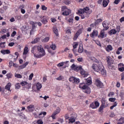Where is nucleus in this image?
<instances>
[{
    "label": "nucleus",
    "instance_id": "e433bc0d",
    "mask_svg": "<svg viewBox=\"0 0 124 124\" xmlns=\"http://www.w3.org/2000/svg\"><path fill=\"white\" fill-rule=\"evenodd\" d=\"M74 82L76 84H78V83H80V79L78 78H76V77H75Z\"/></svg>",
    "mask_w": 124,
    "mask_h": 124
},
{
    "label": "nucleus",
    "instance_id": "a878e982",
    "mask_svg": "<svg viewBox=\"0 0 124 124\" xmlns=\"http://www.w3.org/2000/svg\"><path fill=\"white\" fill-rule=\"evenodd\" d=\"M41 88H42V85L40 83L38 82L36 84V89L37 91H39V90H40Z\"/></svg>",
    "mask_w": 124,
    "mask_h": 124
},
{
    "label": "nucleus",
    "instance_id": "7ed1b4c3",
    "mask_svg": "<svg viewBox=\"0 0 124 124\" xmlns=\"http://www.w3.org/2000/svg\"><path fill=\"white\" fill-rule=\"evenodd\" d=\"M106 61L109 69H111V70H114V69H116L115 66L113 65V64H114V60L112 58H111V57L108 56L106 58Z\"/></svg>",
    "mask_w": 124,
    "mask_h": 124
},
{
    "label": "nucleus",
    "instance_id": "393cba45",
    "mask_svg": "<svg viewBox=\"0 0 124 124\" xmlns=\"http://www.w3.org/2000/svg\"><path fill=\"white\" fill-rule=\"evenodd\" d=\"M100 34L101 38L102 39L104 38V37H106V36H107V35H105V32H103L102 31H100Z\"/></svg>",
    "mask_w": 124,
    "mask_h": 124
},
{
    "label": "nucleus",
    "instance_id": "c9c22d12",
    "mask_svg": "<svg viewBox=\"0 0 124 124\" xmlns=\"http://www.w3.org/2000/svg\"><path fill=\"white\" fill-rule=\"evenodd\" d=\"M72 17H70L68 20L69 23H73V15H71Z\"/></svg>",
    "mask_w": 124,
    "mask_h": 124
},
{
    "label": "nucleus",
    "instance_id": "2f4dec72",
    "mask_svg": "<svg viewBox=\"0 0 124 124\" xmlns=\"http://www.w3.org/2000/svg\"><path fill=\"white\" fill-rule=\"evenodd\" d=\"M29 53V48L25 47L24 49L23 55H27Z\"/></svg>",
    "mask_w": 124,
    "mask_h": 124
},
{
    "label": "nucleus",
    "instance_id": "4c0bfd02",
    "mask_svg": "<svg viewBox=\"0 0 124 124\" xmlns=\"http://www.w3.org/2000/svg\"><path fill=\"white\" fill-rule=\"evenodd\" d=\"M15 77L16 78H18L19 79H21L22 78V75L19 74H16L15 73Z\"/></svg>",
    "mask_w": 124,
    "mask_h": 124
},
{
    "label": "nucleus",
    "instance_id": "6ab92c4d",
    "mask_svg": "<svg viewBox=\"0 0 124 124\" xmlns=\"http://www.w3.org/2000/svg\"><path fill=\"white\" fill-rule=\"evenodd\" d=\"M108 33L110 35L112 34H116L117 33V30L115 29H112L108 31Z\"/></svg>",
    "mask_w": 124,
    "mask_h": 124
},
{
    "label": "nucleus",
    "instance_id": "6e6552de",
    "mask_svg": "<svg viewBox=\"0 0 124 124\" xmlns=\"http://www.w3.org/2000/svg\"><path fill=\"white\" fill-rule=\"evenodd\" d=\"M36 24H37V22H34V21H30V25H31L32 26V30H35L36 29V27H37V25H36Z\"/></svg>",
    "mask_w": 124,
    "mask_h": 124
},
{
    "label": "nucleus",
    "instance_id": "603ef678",
    "mask_svg": "<svg viewBox=\"0 0 124 124\" xmlns=\"http://www.w3.org/2000/svg\"><path fill=\"white\" fill-rule=\"evenodd\" d=\"M116 106H117V102H115L114 103V105L113 106H112L111 107H110V109L113 110V109H114V107H116Z\"/></svg>",
    "mask_w": 124,
    "mask_h": 124
},
{
    "label": "nucleus",
    "instance_id": "aec40b11",
    "mask_svg": "<svg viewBox=\"0 0 124 124\" xmlns=\"http://www.w3.org/2000/svg\"><path fill=\"white\" fill-rule=\"evenodd\" d=\"M28 64H29V62H27L25 63H24L23 64L21 65L20 66H19L20 69H23L25 68V67H26V66H27Z\"/></svg>",
    "mask_w": 124,
    "mask_h": 124
},
{
    "label": "nucleus",
    "instance_id": "338daca9",
    "mask_svg": "<svg viewBox=\"0 0 124 124\" xmlns=\"http://www.w3.org/2000/svg\"><path fill=\"white\" fill-rule=\"evenodd\" d=\"M124 79V72L121 74V80H123Z\"/></svg>",
    "mask_w": 124,
    "mask_h": 124
},
{
    "label": "nucleus",
    "instance_id": "4be33fe9",
    "mask_svg": "<svg viewBox=\"0 0 124 124\" xmlns=\"http://www.w3.org/2000/svg\"><path fill=\"white\" fill-rule=\"evenodd\" d=\"M15 56H13V58H14V62H16V60H18V57H19V53H18V52H16L15 53Z\"/></svg>",
    "mask_w": 124,
    "mask_h": 124
},
{
    "label": "nucleus",
    "instance_id": "8fccbe9b",
    "mask_svg": "<svg viewBox=\"0 0 124 124\" xmlns=\"http://www.w3.org/2000/svg\"><path fill=\"white\" fill-rule=\"evenodd\" d=\"M108 100L110 101V102H114L116 101V98H109Z\"/></svg>",
    "mask_w": 124,
    "mask_h": 124
},
{
    "label": "nucleus",
    "instance_id": "72a5a7b5",
    "mask_svg": "<svg viewBox=\"0 0 124 124\" xmlns=\"http://www.w3.org/2000/svg\"><path fill=\"white\" fill-rule=\"evenodd\" d=\"M105 50L107 52H110V51H112L113 50L112 47H105Z\"/></svg>",
    "mask_w": 124,
    "mask_h": 124
},
{
    "label": "nucleus",
    "instance_id": "c756f323",
    "mask_svg": "<svg viewBox=\"0 0 124 124\" xmlns=\"http://www.w3.org/2000/svg\"><path fill=\"white\" fill-rule=\"evenodd\" d=\"M106 102V100H105V98H102L101 99V103L102 104L101 106H104V107H105V103Z\"/></svg>",
    "mask_w": 124,
    "mask_h": 124
},
{
    "label": "nucleus",
    "instance_id": "1a4fd4ad",
    "mask_svg": "<svg viewBox=\"0 0 124 124\" xmlns=\"http://www.w3.org/2000/svg\"><path fill=\"white\" fill-rule=\"evenodd\" d=\"M98 35V31L96 30H93L92 33L90 34L91 37H96Z\"/></svg>",
    "mask_w": 124,
    "mask_h": 124
},
{
    "label": "nucleus",
    "instance_id": "bb28decb",
    "mask_svg": "<svg viewBox=\"0 0 124 124\" xmlns=\"http://www.w3.org/2000/svg\"><path fill=\"white\" fill-rule=\"evenodd\" d=\"M6 77L7 79L9 80V79H11L13 77V75L11 73H9L6 74Z\"/></svg>",
    "mask_w": 124,
    "mask_h": 124
},
{
    "label": "nucleus",
    "instance_id": "4468645a",
    "mask_svg": "<svg viewBox=\"0 0 124 124\" xmlns=\"http://www.w3.org/2000/svg\"><path fill=\"white\" fill-rule=\"evenodd\" d=\"M110 2V0H103V7H107L109 3Z\"/></svg>",
    "mask_w": 124,
    "mask_h": 124
},
{
    "label": "nucleus",
    "instance_id": "39448f33",
    "mask_svg": "<svg viewBox=\"0 0 124 124\" xmlns=\"http://www.w3.org/2000/svg\"><path fill=\"white\" fill-rule=\"evenodd\" d=\"M41 22L44 25H46L48 23V16H43L42 18L41 19Z\"/></svg>",
    "mask_w": 124,
    "mask_h": 124
},
{
    "label": "nucleus",
    "instance_id": "9d476101",
    "mask_svg": "<svg viewBox=\"0 0 124 124\" xmlns=\"http://www.w3.org/2000/svg\"><path fill=\"white\" fill-rule=\"evenodd\" d=\"M96 85L97 87H99V88H103V83L99 79L96 80Z\"/></svg>",
    "mask_w": 124,
    "mask_h": 124
},
{
    "label": "nucleus",
    "instance_id": "69168bd1",
    "mask_svg": "<svg viewBox=\"0 0 124 124\" xmlns=\"http://www.w3.org/2000/svg\"><path fill=\"white\" fill-rule=\"evenodd\" d=\"M42 10H47V7L45 6V5H42Z\"/></svg>",
    "mask_w": 124,
    "mask_h": 124
},
{
    "label": "nucleus",
    "instance_id": "3c124183",
    "mask_svg": "<svg viewBox=\"0 0 124 124\" xmlns=\"http://www.w3.org/2000/svg\"><path fill=\"white\" fill-rule=\"evenodd\" d=\"M17 32H16V31H13L11 34V37H14V36H15Z\"/></svg>",
    "mask_w": 124,
    "mask_h": 124
},
{
    "label": "nucleus",
    "instance_id": "bf43d9fd",
    "mask_svg": "<svg viewBox=\"0 0 124 124\" xmlns=\"http://www.w3.org/2000/svg\"><path fill=\"white\" fill-rule=\"evenodd\" d=\"M57 66H58V67H62V66H63V63L62 62L58 63Z\"/></svg>",
    "mask_w": 124,
    "mask_h": 124
},
{
    "label": "nucleus",
    "instance_id": "473e14b6",
    "mask_svg": "<svg viewBox=\"0 0 124 124\" xmlns=\"http://www.w3.org/2000/svg\"><path fill=\"white\" fill-rule=\"evenodd\" d=\"M77 65H75V64H73L71 66V68L75 70V71H76V69H77Z\"/></svg>",
    "mask_w": 124,
    "mask_h": 124
},
{
    "label": "nucleus",
    "instance_id": "680f3d73",
    "mask_svg": "<svg viewBox=\"0 0 124 124\" xmlns=\"http://www.w3.org/2000/svg\"><path fill=\"white\" fill-rule=\"evenodd\" d=\"M118 70L121 72H124V67L121 68H118Z\"/></svg>",
    "mask_w": 124,
    "mask_h": 124
},
{
    "label": "nucleus",
    "instance_id": "f257e3e1",
    "mask_svg": "<svg viewBox=\"0 0 124 124\" xmlns=\"http://www.w3.org/2000/svg\"><path fill=\"white\" fill-rule=\"evenodd\" d=\"M37 50L39 53V54H36L34 53H35V52H36V47H32L31 50V52L32 53V54H33L34 57L35 58H36L37 59H40V58H42V57H44V56L46 55V53H45V50H44L43 47H38L37 48Z\"/></svg>",
    "mask_w": 124,
    "mask_h": 124
},
{
    "label": "nucleus",
    "instance_id": "ea45409f",
    "mask_svg": "<svg viewBox=\"0 0 124 124\" xmlns=\"http://www.w3.org/2000/svg\"><path fill=\"white\" fill-rule=\"evenodd\" d=\"M82 32H83V29L80 28L79 29L77 32H76V33H77L78 35H79V34H80L81 33H82Z\"/></svg>",
    "mask_w": 124,
    "mask_h": 124
},
{
    "label": "nucleus",
    "instance_id": "49530a36",
    "mask_svg": "<svg viewBox=\"0 0 124 124\" xmlns=\"http://www.w3.org/2000/svg\"><path fill=\"white\" fill-rule=\"evenodd\" d=\"M79 14H84L85 12H84V9H80V10H78V11Z\"/></svg>",
    "mask_w": 124,
    "mask_h": 124
},
{
    "label": "nucleus",
    "instance_id": "a19ab883",
    "mask_svg": "<svg viewBox=\"0 0 124 124\" xmlns=\"http://www.w3.org/2000/svg\"><path fill=\"white\" fill-rule=\"evenodd\" d=\"M104 108H105V107L101 105L99 108V112L102 113V111L103 110Z\"/></svg>",
    "mask_w": 124,
    "mask_h": 124
},
{
    "label": "nucleus",
    "instance_id": "423d86ee",
    "mask_svg": "<svg viewBox=\"0 0 124 124\" xmlns=\"http://www.w3.org/2000/svg\"><path fill=\"white\" fill-rule=\"evenodd\" d=\"M71 13V10L67 9L65 10L63 13H62V15L63 16H68L69 14Z\"/></svg>",
    "mask_w": 124,
    "mask_h": 124
},
{
    "label": "nucleus",
    "instance_id": "58836bf2",
    "mask_svg": "<svg viewBox=\"0 0 124 124\" xmlns=\"http://www.w3.org/2000/svg\"><path fill=\"white\" fill-rule=\"evenodd\" d=\"M63 79H64V78L62 76H60L59 77L56 78V80L58 81H62V80H63Z\"/></svg>",
    "mask_w": 124,
    "mask_h": 124
},
{
    "label": "nucleus",
    "instance_id": "412c9836",
    "mask_svg": "<svg viewBox=\"0 0 124 124\" xmlns=\"http://www.w3.org/2000/svg\"><path fill=\"white\" fill-rule=\"evenodd\" d=\"M10 88H11V83H8L5 87V90L11 92V90H10Z\"/></svg>",
    "mask_w": 124,
    "mask_h": 124
},
{
    "label": "nucleus",
    "instance_id": "37998d69",
    "mask_svg": "<svg viewBox=\"0 0 124 124\" xmlns=\"http://www.w3.org/2000/svg\"><path fill=\"white\" fill-rule=\"evenodd\" d=\"M83 51H84L83 47H79L78 50V53H83Z\"/></svg>",
    "mask_w": 124,
    "mask_h": 124
},
{
    "label": "nucleus",
    "instance_id": "9b49d317",
    "mask_svg": "<svg viewBox=\"0 0 124 124\" xmlns=\"http://www.w3.org/2000/svg\"><path fill=\"white\" fill-rule=\"evenodd\" d=\"M83 92L85 93H87V94H90L91 93V88L87 85V86L83 89Z\"/></svg>",
    "mask_w": 124,
    "mask_h": 124
},
{
    "label": "nucleus",
    "instance_id": "f704fd0d",
    "mask_svg": "<svg viewBox=\"0 0 124 124\" xmlns=\"http://www.w3.org/2000/svg\"><path fill=\"white\" fill-rule=\"evenodd\" d=\"M75 119L74 118H71L69 119V124H73V123H75Z\"/></svg>",
    "mask_w": 124,
    "mask_h": 124
},
{
    "label": "nucleus",
    "instance_id": "f03ea898",
    "mask_svg": "<svg viewBox=\"0 0 124 124\" xmlns=\"http://www.w3.org/2000/svg\"><path fill=\"white\" fill-rule=\"evenodd\" d=\"M92 60L93 62H96L97 64H93L92 66V67L93 69L94 70V71H95L96 72H99L100 71V69H101V67L102 66V63L101 62L99 61L97 59H95V58H93L92 59Z\"/></svg>",
    "mask_w": 124,
    "mask_h": 124
},
{
    "label": "nucleus",
    "instance_id": "f3484780",
    "mask_svg": "<svg viewBox=\"0 0 124 124\" xmlns=\"http://www.w3.org/2000/svg\"><path fill=\"white\" fill-rule=\"evenodd\" d=\"M87 86L85 83H81L79 84V88L82 90H84Z\"/></svg>",
    "mask_w": 124,
    "mask_h": 124
},
{
    "label": "nucleus",
    "instance_id": "5701e85b",
    "mask_svg": "<svg viewBox=\"0 0 124 124\" xmlns=\"http://www.w3.org/2000/svg\"><path fill=\"white\" fill-rule=\"evenodd\" d=\"M101 22H102V19L100 18V19H97L96 20L95 19V25H96V26H97V25H99V24H100V23H101Z\"/></svg>",
    "mask_w": 124,
    "mask_h": 124
},
{
    "label": "nucleus",
    "instance_id": "09e8293b",
    "mask_svg": "<svg viewBox=\"0 0 124 124\" xmlns=\"http://www.w3.org/2000/svg\"><path fill=\"white\" fill-rule=\"evenodd\" d=\"M124 93L123 92H121L120 93L119 96H120L122 99H124Z\"/></svg>",
    "mask_w": 124,
    "mask_h": 124
},
{
    "label": "nucleus",
    "instance_id": "dca6fc26",
    "mask_svg": "<svg viewBox=\"0 0 124 124\" xmlns=\"http://www.w3.org/2000/svg\"><path fill=\"white\" fill-rule=\"evenodd\" d=\"M53 31L55 34H56V36H59V31L58 30V29L57 28V27L54 26L53 28Z\"/></svg>",
    "mask_w": 124,
    "mask_h": 124
},
{
    "label": "nucleus",
    "instance_id": "6e6d98bb",
    "mask_svg": "<svg viewBox=\"0 0 124 124\" xmlns=\"http://www.w3.org/2000/svg\"><path fill=\"white\" fill-rule=\"evenodd\" d=\"M124 67V64L123 63H120L118 64V68Z\"/></svg>",
    "mask_w": 124,
    "mask_h": 124
},
{
    "label": "nucleus",
    "instance_id": "0e129e2a",
    "mask_svg": "<svg viewBox=\"0 0 124 124\" xmlns=\"http://www.w3.org/2000/svg\"><path fill=\"white\" fill-rule=\"evenodd\" d=\"M5 42L0 43V47H5Z\"/></svg>",
    "mask_w": 124,
    "mask_h": 124
},
{
    "label": "nucleus",
    "instance_id": "774afa93",
    "mask_svg": "<svg viewBox=\"0 0 124 124\" xmlns=\"http://www.w3.org/2000/svg\"><path fill=\"white\" fill-rule=\"evenodd\" d=\"M119 121L120 122H122V123H124V117H121Z\"/></svg>",
    "mask_w": 124,
    "mask_h": 124
},
{
    "label": "nucleus",
    "instance_id": "7c9ffc66",
    "mask_svg": "<svg viewBox=\"0 0 124 124\" xmlns=\"http://www.w3.org/2000/svg\"><path fill=\"white\" fill-rule=\"evenodd\" d=\"M49 40H50V38H49L48 37H46L42 40V42H44L45 43H46V42H48Z\"/></svg>",
    "mask_w": 124,
    "mask_h": 124
},
{
    "label": "nucleus",
    "instance_id": "79ce46f5",
    "mask_svg": "<svg viewBox=\"0 0 124 124\" xmlns=\"http://www.w3.org/2000/svg\"><path fill=\"white\" fill-rule=\"evenodd\" d=\"M61 112V108H58L56 110L54 111L55 114H59Z\"/></svg>",
    "mask_w": 124,
    "mask_h": 124
},
{
    "label": "nucleus",
    "instance_id": "f8f14e48",
    "mask_svg": "<svg viewBox=\"0 0 124 124\" xmlns=\"http://www.w3.org/2000/svg\"><path fill=\"white\" fill-rule=\"evenodd\" d=\"M83 11L84 12V13L85 12V13H86L87 14H89V15H90V14H91L93 12V11H90V9L88 7L84 8Z\"/></svg>",
    "mask_w": 124,
    "mask_h": 124
},
{
    "label": "nucleus",
    "instance_id": "c03bdc74",
    "mask_svg": "<svg viewBox=\"0 0 124 124\" xmlns=\"http://www.w3.org/2000/svg\"><path fill=\"white\" fill-rule=\"evenodd\" d=\"M33 78V73L31 74V75L29 76V80L30 81H31L32 80V78Z\"/></svg>",
    "mask_w": 124,
    "mask_h": 124
},
{
    "label": "nucleus",
    "instance_id": "a18cd8bd",
    "mask_svg": "<svg viewBox=\"0 0 124 124\" xmlns=\"http://www.w3.org/2000/svg\"><path fill=\"white\" fill-rule=\"evenodd\" d=\"M64 3H65V4H66L67 5H68L70 4V1H69V0H64Z\"/></svg>",
    "mask_w": 124,
    "mask_h": 124
},
{
    "label": "nucleus",
    "instance_id": "052dcab7",
    "mask_svg": "<svg viewBox=\"0 0 124 124\" xmlns=\"http://www.w3.org/2000/svg\"><path fill=\"white\" fill-rule=\"evenodd\" d=\"M86 73V71L85 70H83V68L80 70V74L81 75H83V74H85Z\"/></svg>",
    "mask_w": 124,
    "mask_h": 124
},
{
    "label": "nucleus",
    "instance_id": "b1692460",
    "mask_svg": "<svg viewBox=\"0 0 124 124\" xmlns=\"http://www.w3.org/2000/svg\"><path fill=\"white\" fill-rule=\"evenodd\" d=\"M21 86H26V85H29L28 89H30L31 88V84H29V83H27L26 81H22L20 83Z\"/></svg>",
    "mask_w": 124,
    "mask_h": 124
},
{
    "label": "nucleus",
    "instance_id": "c85d7f7f",
    "mask_svg": "<svg viewBox=\"0 0 124 124\" xmlns=\"http://www.w3.org/2000/svg\"><path fill=\"white\" fill-rule=\"evenodd\" d=\"M92 78H88L87 79V80H86L87 85H88L89 86V85H91V84H92Z\"/></svg>",
    "mask_w": 124,
    "mask_h": 124
},
{
    "label": "nucleus",
    "instance_id": "0eeeda50",
    "mask_svg": "<svg viewBox=\"0 0 124 124\" xmlns=\"http://www.w3.org/2000/svg\"><path fill=\"white\" fill-rule=\"evenodd\" d=\"M47 49L48 53H50L52 56L55 54V52L53 51H54V50H56V47H47Z\"/></svg>",
    "mask_w": 124,
    "mask_h": 124
},
{
    "label": "nucleus",
    "instance_id": "e2e57ef3",
    "mask_svg": "<svg viewBox=\"0 0 124 124\" xmlns=\"http://www.w3.org/2000/svg\"><path fill=\"white\" fill-rule=\"evenodd\" d=\"M37 124H43V121L41 120H38L37 122Z\"/></svg>",
    "mask_w": 124,
    "mask_h": 124
},
{
    "label": "nucleus",
    "instance_id": "de8ad7c7",
    "mask_svg": "<svg viewBox=\"0 0 124 124\" xmlns=\"http://www.w3.org/2000/svg\"><path fill=\"white\" fill-rule=\"evenodd\" d=\"M75 79V77H71L69 78V80L70 82H74V79Z\"/></svg>",
    "mask_w": 124,
    "mask_h": 124
},
{
    "label": "nucleus",
    "instance_id": "cd10ccee",
    "mask_svg": "<svg viewBox=\"0 0 124 124\" xmlns=\"http://www.w3.org/2000/svg\"><path fill=\"white\" fill-rule=\"evenodd\" d=\"M40 40V38L37 37L33 41L31 42L32 44H35V43H37Z\"/></svg>",
    "mask_w": 124,
    "mask_h": 124
},
{
    "label": "nucleus",
    "instance_id": "20e7f679",
    "mask_svg": "<svg viewBox=\"0 0 124 124\" xmlns=\"http://www.w3.org/2000/svg\"><path fill=\"white\" fill-rule=\"evenodd\" d=\"M90 107L92 109H96V108L99 107V102L95 101L90 104Z\"/></svg>",
    "mask_w": 124,
    "mask_h": 124
},
{
    "label": "nucleus",
    "instance_id": "ddd939ff",
    "mask_svg": "<svg viewBox=\"0 0 124 124\" xmlns=\"http://www.w3.org/2000/svg\"><path fill=\"white\" fill-rule=\"evenodd\" d=\"M0 53H1L2 55H6L10 54V50L9 49H2L0 51Z\"/></svg>",
    "mask_w": 124,
    "mask_h": 124
},
{
    "label": "nucleus",
    "instance_id": "2eb2a0df",
    "mask_svg": "<svg viewBox=\"0 0 124 124\" xmlns=\"http://www.w3.org/2000/svg\"><path fill=\"white\" fill-rule=\"evenodd\" d=\"M27 109L30 112H33L34 110V106L33 105H30L27 107Z\"/></svg>",
    "mask_w": 124,
    "mask_h": 124
},
{
    "label": "nucleus",
    "instance_id": "4d7b16f0",
    "mask_svg": "<svg viewBox=\"0 0 124 124\" xmlns=\"http://www.w3.org/2000/svg\"><path fill=\"white\" fill-rule=\"evenodd\" d=\"M82 66H77V69H76V71H78V70H82Z\"/></svg>",
    "mask_w": 124,
    "mask_h": 124
},
{
    "label": "nucleus",
    "instance_id": "864d4df0",
    "mask_svg": "<svg viewBox=\"0 0 124 124\" xmlns=\"http://www.w3.org/2000/svg\"><path fill=\"white\" fill-rule=\"evenodd\" d=\"M78 36H79V35L77 33H76L73 38V40H76V39H77V38H78Z\"/></svg>",
    "mask_w": 124,
    "mask_h": 124
},
{
    "label": "nucleus",
    "instance_id": "5fc2aeb1",
    "mask_svg": "<svg viewBox=\"0 0 124 124\" xmlns=\"http://www.w3.org/2000/svg\"><path fill=\"white\" fill-rule=\"evenodd\" d=\"M56 115H57V114H56V113H55L54 112L52 114V115H51V118H52V119H53V120H55V119H56Z\"/></svg>",
    "mask_w": 124,
    "mask_h": 124
},
{
    "label": "nucleus",
    "instance_id": "13d9d810",
    "mask_svg": "<svg viewBox=\"0 0 124 124\" xmlns=\"http://www.w3.org/2000/svg\"><path fill=\"white\" fill-rule=\"evenodd\" d=\"M78 45H79L78 42H75V43H74L73 47H77V46H78Z\"/></svg>",
    "mask_w": 124,
    "mask_h": 124
},
{
    "label": "nucleus",
    "instance_id": "a211bd4d",
    "mask_svg": "<svg viewBox=\"0 0 124 124\" xmlns=\"http://www.w3.org/2000/svg\"><path fill=\"white\" fill-rule=\"evenodd\" d=\"M99 72V73H101V74H102V75H105L106 73H105V70L104 69V67H103V66L102 65V66L101 67L100 71L98 72Z\"/></svg>",
    "mask_w": 124,
    "mask_h": 124
}]
</instances>
